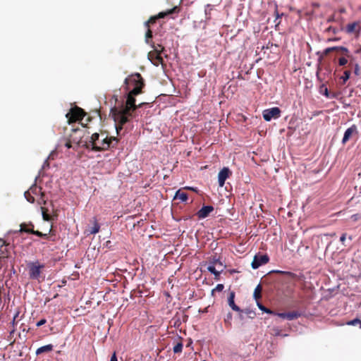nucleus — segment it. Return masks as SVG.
I'll return each instance as SVG.
<instances>
[{
    "instance_id": "nucleus-47",
    "label": "nucleus",
    "mask_w": 361,
    "mask_h": 361,
    "mask_svg": "<svg viewBox=\"0 0 361 361\" xmlns=\"http://www.w3.org/2000/svg\"><path fill=\"white\" fill-rule=\"evenodd\" d=\"M317 54L319 56V61H322L324 59V58L325 57L324 56H323L322 53L317 52Z\"/></svg>"
},
{
    "instance_id": "nucleus-24",
    "label": "nucleus",
    "mask_w": 361,
    "mask_h": 361,
    "mask_svg": "<svg viewBox=\"0 0 361 361\" xmlns=\"http://www.w3.org/2000/svg\"><path fill=\"white\" fill-rule=\"evenodd\" d=\"M152 61L154 63V65L158 66L159 64L163 63L164 60L161 56V54H155V56L154 59H152Z\"/></svg>"
},
{
    "instance_id": "nucleus-36",
    "label": "nucleus",
    "mask_w": 361,
    "mask_h": 361,
    "mask_svg": "<svg viewBox=\"0 0 361 361\" xmlns=\"http://www.w3.org/2000/svg\"><path fill=\"white\" fill-rule=\"evenodd\" d=\"M152 47L155 54H161V52L164 50V47L161 44H157V46L153 44Z\"/></svg>"
},
{
    "instance_id": "nucleus-21",
    "label": "nucleus",
    "mask_w": 361,
    "mask_h": 361,
    "mask_svg": "<svg viewBox=\"0 0 361 361\" xmlns=\"http://www.w3.org/2000/svg\"><path fill=\"white\" fill-rule=\"evenodd\" d=\"M262 288L260 284H258L257 287L255 288L253 297L257 300V302L258 301L259 299L262 298Z\"/></svg>"
},
{
    "instance_id": "nucleus-56",
    "label": "nucleus",
    "mask_w": 361,
    "mask_h": 361,
    "mask_svg": "<svg viewBox=\"0 0 361 361\" xmlns=\"http://www.w3.org/2000/svg\"><path fill=\"white\" fill-rule=\"evenodd\" d=\"M360 324V327L361 328V321H360V324Z\"/></svg>"
},
{
    "instance_id": "nucleus-51",
    "label": "nucleus",
    "mask_w": 361,
    "mask_h": 361,
    "mask_svg": "<svg viewBox=\"0 0 361 361\" xmlns=\"http://www.w3.org/2000/svg\"><path fill=\"white\" fill-rule=\"evenodd\" d=\"M331 30V31H333V29H331V27H329L328 28V30Z\"/></svg>"
},
{
    "instance_id": "nucleus-8",
    "label": "nucleus",
    "mask_w": 361,
    "mask_h": 361,
    "mask_svg": "<svg viewBox=\"0 0 361 361\" xmlns=\"http://www.w3.org/2000/svg\"><path fill=\"white\" fill-rule=\"evenodd\" d=\"M44 268V264H40L38 262H32L29 264V275L32 279H38L41 274V269Z\"/></svg>"
},
{
    "instance_id": "nucleus-6",
    "label": "nucleus",
    "mask_w": 361,
    "mask_h": 361,
    "mask_svg": "<svg viewBox=\"0 0 361 361\" xmlns=\"http://www.w3.org/2000/svg\"><path fill=\"white\" fill-rule=\"evenodd\" d=\"M86 115L85 111L77 106L71 108L66 114V117L69 124L81 121Z\"/></svg>"
},
{
    "instance_id": "nucleus-46",
    "label": "nucleus",
    "mask_w": 361,
    "mask_h": 361,
    "mask_svg": "<svg viewBox=\"0 0 361 361\" xmlns=\"http://www.w3.org/2000/svg\"><path fill=\"white\" fill-rule=\"evenodd\" d=\"M110 361H118V359H117V356H116V352H114L112 355V356L111 357V360Z\"/></svg>"
},
{
    "instance_id": "nucleus-38",
    "label": "nucleus",
    "mask_w": 361,
    "mask_h": 361,
    "mask_svg": "<svg viewBox=\"0 0 361 361\" xmlns=\"http://www.w3.org/2000/svg\"><path fill=\"white\" fill-rule=\"evenodd\" d=\"M224 288V285H223V284H218V285L216 286L215 289H214V290H213V291L216 290V291H218V292H221V291H222V290H223Z\"/></svg>"
},
{
    "instance_id": "nucleus-44",
    "label": "nucleus",
    "mask_w": 361,
    "mask_h": 361,
    "mask_svg": "<svg viewBox=\"0 0 361 361\" xmlns=\"http://www.w3.org/2000/svg\"><path fill=\"white\" fill-rule=\"evenodd\" d=\"M276 314L281 318L287 319V312L277 313Z\"/></svg>"
},
{
    "instance_id": "nucleus-49",
    "label": "nucleus",
    "mask_w": 361,
    "mask_h": 361,
    "mask_svg": "<svg viewBox=\"0 0 361 361\" xmlns=\"http://www.w3.org/2000/svg\"><path fill=\"white\" fill-rule=\"evenodd\" d=\"M334 20H335V19H334V16H331V17H329V18H328L327 22H329H329H332V21H334Z\"/></svg>"
},
{
    "instance_id": "nucleus-2",
    "label": "nucleus",
    "mask_w": 361,
    "mask_h": 361,
    "mask_svg": "<svg viewBox=\"0 0 361 361\" xmlns=\"http://www.w3.org/2000/svg\"><path fill=\"white\" fill-rule=\"evenodd\" d=\"M118 141V139L115 137H109L104 133L99 134L95 133L90 137L87 149H91L92 151L95 152H101L108 149L113 142L117 144Z\"/></svg>"
},
{
    "instance_id": "nucleus-22",
    "label": "nucleus",
    "mask_w": 361,
    "mask_h": 361,
    "mask_svg": "<svg viewBox=\"0 0 361 361\" xmlns=\"http://www.w3.org/2000/svg\"><path fill=\"white\" fill-rule=\"evenodd\" d=\"M174 198L179 199L182 202H185L188 200V194L186 192H181L180 190H178L176 192Z\"/></svg>"
},
{
    "instance_id": "nucleus-11",
    "label": "nucleus",
    "mask_w": 361,
    "mask_h": 361,
    "mask_svg": "<svg viewBox=\"0 0 361 361\" xmlns=\"http://www.w3.org/2000/svg\"><path fill=\"white\" fill-rule=\"evenodd\" d=\"M232 175L231 171L228 167H224L218 174V182L219 187H223L225 181Z\"/></svg>"
},
{
    "instance_id": "nucleus-16",
    "label": "nucleus",
    "mask_w": 361,
    "mask_h": 361,
    "mask_svg": "<svg viewBox=\"0 0 361 361\" xmlns=\"http://www.w3.org/2000/svg\"><path fill=\"white\" fill-rule=\"evenodd\" d=\"M30 192H32L35 195H37L38 193H40L41 198L39 202V204H46V200H44V193L43 192H42L41 188H38L37 185H33L32 187L30 188Z\"/></svg>"
},
{
    "instance_id": "nucleus-42",
    "label": "nucleus",
    "mask_w": 361,
    "mask_h": 361,
    "mask_svg": "<svg viewBox=\"0 0 361 361\" xmlns=\"http://www.w3.org/2000/svg\"><path fill=\"white\" fill-rule=\"evenodd\" d=\"M275 14H276V18L275 21H276V20H277L278 18H281V16L283 15V13H281V14H280V13H279L278 10H277V6H276V9H275Z\"/></svg>"
},
{
    "instance_id": "nucleus-26",
    "label": "nucleus",
    "mask_w": 361,
    "mask_h": 361,
    "mask_svg": "<svg viewBox=\"0 0 361 361\" xmlns=\"http://www.w3.org/2000/svg\"><path fill=\"white\" fill-rule=\"evenodd\" d=\"M351 75V71L350 70H345L343 72V75L341 76L340 79L342 80V84H345V82L348 81V80L350 78Z\"/></svg>"
},
{
    "instance_id": "nucleus-37",
    "label": "nucleus",
    "mask_w": 361,
    "mask_h": 361,
    "mask_svg": "<svg viewBox=\"0 0 361 361\" xmlns=\"http://www.w3.org/2000/svg\"><path fill=\"white\" fill-rule=\"evenodd\" d=\"M147 30L145 34V41L147 44H149V39L152 37V31L149 29V27H147Z\"/></svg>"
},
{
    "instance_id": "nucleus-10",
    "label": "nucleus",
    "mask_w": 361,
    "mask_h": 361,
    "mask_svg": "<svg viewBox=\"0 0 361 361\" xmlns=\"http://www.w3.org/2000/svg\"><path fill=\"white\" fill-rule=\"evenodd\" d=\"M269 258L267 255H256L252 262L251 266L252 269H256L260 266L268 263Z\"/></svg>"
},
{
    "instance_id": "nucleus-33",
    "label": "nucleus",
    "mask_w": 361,
    "mask_h": 361,
    "mask_svg": "<svg viewBox=\"0 0 361 361\" xmlns=\"http://www.w3.org/2000/svg\"><path fill=\"white\" fill-rule=\"evenodd\" d=\"M257 307L263 312L268 313V314H274L273 311H271L270 309L264 307L261 302L259 301L257 302Z\"/></svg>"
},
{
    "instance_id": "nucleus-14",
    "label": "nucleus",
    "mask_w": 361,
    "mask_h": 361,
    "mask_svg": "<svg viewBox=\"0 0 361 361\" xmlns=\"http://www.w3.org/2000/svg\"><path fill=\"white\" fill-rule=\"evenodd\" d=\"M0 242H2V245L0 247V259H5V258H9L11 256V252L6 247L3 249V247H7L9 245V243H7L6 240H3L2 238H0Z\"/></svg>"
},
{
    "instance_id": "nucleus-31",
    "label": "nucleus",
    "mask_w": 361,
    "mask_h": 361,
    "mask_svg": "<svg viewBox=\"0 0 361 361\" xmlns=\"http://www.w3.org/2000/svg\"><path fill=\"white\" fill-rule=\"evenodd\" d=\"M41 210H42V214L43 219L44 221H50L51 220V217L49 215V214L47 213L48 212V209L47 208H45V207H41Z\"/></svg>"
},
{
    "instance_id": "nucleus-41",
    "label": "nucleus",
    "mask_w": 361,
    "mask_h": 361,
    "mask_svg": "<svg viewBox=\"0 0 361 361\" xmlns=\"http://www.w3.org/2000/svg\"><path fill=\"white\" fill-rule=\"evenodd\" d=\"M347 234L345 233H343L340 238L341 243L344 245Z\"/></svg>"
},
{
    "instance_id": "nucleus-40",
    "label": "nucleus",
    "mask_w": 361,
    "mask_h": 361,
    "mask_svg": "<svg viewBox=\"0 0 361 361\" xmlns=\"http://www.w3.org/2000/svg\"><path fill=\"white\" fill-rule=\"evenodd\" d=\"M47 323V320L45 319H40L37 323V326H41L44 324H45Z\"/></svg>"
},
{
    "instance_id": "nucleus-27",
    "label": "nucleus",
    "mask_w": 361,
    "mask_h": 361,
    "mask_svg": "<svg viewBox=\"0 0 361 361\" xmlns=\"http://www.w3.org/2000/svg\"><path fill=\"white\" fill-rule=\"evenodd\" d=\"M207 269L209 272L214 275V279H218L220 276V271H217L214 267V264L209 265L207 267Z\"/></svg>"
},
{
    "instance_id": "nucleus-43",
    "label": "nucleus",
    "mask_w": 361,
    "mask_h": 361,
    "mask_svg": "<svg viewBox=\"0 0 361 361\" xmlns=\"http://www.w3.org/2000/svg\"><path fill=\"white\" fill-rule=\"evenodd\" d=\"M73 143V141H71V139L68 137V140L66 141V144H65V146L67 147V148H71V144Z\"/></svg>"
},
{
    "instance_id": "nucleus-32",
    "label": "nucleus",
    "mask_w": 361,
    "mask_h": 361,
    "mask_svg": "<svg viewBox=\"0 0 361 361\" xmlns=\"http://www.w3.org/2000/svg\"><path fill=\"white\" fill-rule=\"evenodd\" d=\"M275 272L287 276L291 279H295L297 277V275L295 274L290 272V271H276Z\"/></svg>"
},
{
    "instance_id": "nucleus-5",
    "label": "nucleus",
    "mask_w": 361,
    "mask_h": 361,
    "mask_svg": "<svg viewBox=\"0 0 361 361\" xmlns=\"http://www.w3.org/2000/svg\"><path fill=\"white\" fill-rule=\"evenodd\" d=\"M85 133V131L83 129L78 128H73L72 133L69 135L68 137L71 139V141H73V143L87 149L89 140H83Z\"/></svg>"
},
{
    "instance_id": "nucleus-19",
    "label": "nucleus",
    "mask_w": 361,
    "mask_h": 361,
    "mask_svg": "<svg viewBox=\"0 0 361 361\" xmlns=\"http://www.w3.org/2000/svg\"><path fill=\"white\" fill-rule=\"evenodd\" d=\"M24 226L25 227H23L25 229H34V224L30 221L28 223H22L20 224V229L19 230H17V231H13V233H16V234H18V233H26L25 231H22L21 229H22V226Z\"/></svg>"
},
{
    "instance_id": "nucleus-17",
    "label": "nucleus",
    "mask_w": 361,
    "mask_h": 361,
    "mask_svg": "<svg viewBox=\"0 0 361 361\" xmlns=\"http://www.w3.org/2000/svg\"><path fill=\"white\" fill-rule=\"evenodd\" d=\"M23 227H25L24 226H22V229L21 231H25L27 233H31V234H34L37 236H39V237H41V238H46L47 239L49 238V234L47 233H43L39 231H35L34 229H25Z\"/></svg>"
},
{
    "instance_id": "nucleus-53",
    "label": "nucleus",
    "mask_w": 361,
    "mask_h": 361,
    "mask_svg": "<svg viewBox=\"0 0 361 361\" xmlns=\"http://www.w3.org/2000/svg\"><path fill=\"white\" fill-rule=\"evenodd\" d=\"M16 317L17 315H16V317H13V323H14Z\"/></svg>"
},
{
    "instance_id": "nucleus-28",
    "label": "nucleus",
    "mask_w": 361,
    "mask_h": 361,
    "mask_svg": "<svg viewBox=\"0 0 361 361\" xmlns=\"http://www.w3.org/2000/svg\"><path fill=\"white\" fill-rule=\"evenodd\" d=\"M338 49H339V47H328V48L325 49L322 53L323 56H326L329 54H330L331 52H333V51H336V53H337V51H338Z\"/></svg>"
},
{
    "instance_id": "nucleus-39",
    "label": "nucleus",
    "mask_w": 361,
    "mask_h": 361,
    "mask_svg": "<svg viewBox=\"0 0 361 361\" xmlns=\"http://www.w3.org/2000/svg\"><path fill=\"white\" fill-rule=\"evenodd\" d=\"M360 218V214H353V215L350 216V219H351L353 221H357Z\"/></svg>"
},
{
    "instance_id": "nucleus-12",
    "label": "nucleus",
    "mask_w": 361,
    "mask_h": 361,
    "mask_svg": "<svg viewBox=\"0 0 361 361\" xmlns=\"http://www.w3.org/2000/svg\"><path fill=\"white\" fill-rule=\"evenodd\" d=\"M357 126L355 125H353L350 128H348L344 133L343 137L342 139V144L345 145L350 138L353 136L354 134H357Z\"/></svg>"
},
{
    "instance_id": "nucleus-34",
    "label": "nucleus",
    "mask_w": 361,
    "mask_h": 361,
    "mask_svg": "<svg viewBox=\"0 0 361 361\" xmlns=\"http://www.w3.org/2000/svg\"><path fill=\"white\" fill-rule=\"evenodd\" d=\"M173 350L175 353H181L183 350V343L181 342L177 343Z\"/></svg>"
},
{
    "instance_id": "nucleus-25",
    "label": "nucleus",
    "mask_w": 361,
    "mask_h": 361,
    "mask_svg": "<svg viewBox=\"0 0 361 361\" xmlns=\"http://www.w3.org/2000/svg\"><path fill=\"white\" fill-rule=\"evenodd\" d=\"M300 313L297 311L287 312V319L293 320L300 317Z\"/></svg>"
},
{
    "instance_id": "nucleus-7",
    "label": "nucleus",
    "mask_w": 361,
    "mask_h": 361,
    "mask_svg": "<svg viewBox=\"0 0 361 361\" xmlns=\"http://www.w3.org/2000/svg\"><path fill=\"white\" fill-rule=\"evenodd\" d=\"M180 11V8L178 6H174L173 8L169 9L164 12L159 13L157 16H151L149 19L145 23V26L146 27H149L151 25H153L156 23V21L159 18H163L169 15L176 13Z\"/></svg>"
},
{
    "instance_id": "nucleus-4",
    "label": "nucleus",
    "mask_w": 361,
    "mask_h": 361,
    "mask_svg": "<svg viewBox=\"0 0 361 361\" xmlns=\"http://www.w3.org/2000/svg\"><path fill=\"white\" fill-rule=\"evenodd\" d=\"M338 56V63L339 66H345L348 64L353 65V56L348 48L345 47H339L338 51L336 53Z\"/></svg>"
},
{
    "instance_id": "nucleus-54",
    "label": "nucleus",
    "mask_w": 361,
    "mask_h": 361,
    "mask_svg": "<svg viewBox=\"0 0 361 361\" xmlns=\"http://www.w3.org/2000/svg\"><path fill=\"white\" fill-rule=\"evenodd\" d=\"M348 238L352 240H353V237L352 236H349Z\"/></svg>"
},
{
    "instance_id": "nucleus-45",
    "label": "nucleus",
    "mask_w": 361,
    "mask_h": 361,
    "mask_svg": "<svg viewBox=\"0 0 361 361\" xmlns=\"http://www.w3.org/2000/svg\"><path fill=\"white\" fill-rule=\"evenodd\" d=\"M360 319H355L351 321L349 324H352V325H355L356 324H360Z\"/></svg>"
},
{
    "instance_id": "nucleus-50",
    "label": "nucleus",
    "mask_w": 361,
    "mask_h": 361,
    "mask_svg": "<svg viewBox=\"0 0 361 361\" xmlns=\"http://www.w3.org/2000/svg\"><path fill=\"white\" fill-rule=\"evenodd\" d=\"M231 317H232L231 314L228 313V315H227V319H231Z\"/></svg>"
},
{
    "instance_id": "nucleus-13",
    "label": "nucleus",
    "mask_w": 361,
    "mask_h": 361,
    "mask_svg": "<svg viewBox=\"0 0 361 361\" xmlns=\"http://www.w3.org/2000/svg\"><path fill=\"white\" fill-rule=\"evenodd\" d=\"M214 211L212 206H203L196 214L198 219H202L209 216L210 213Z\"/></svg>"
},
{
    "instance_id": "nucleus-1",
    "label": "nucleus",
    "mask_w": 361,
    "mask_h": 361,
    "mask_svg": "<svg viewBox=\"0 0 361 361\" xmlns=\"http://www.w3.org/2000/svg\"><path fill=\"white\" fill-rule=\"evenodd\" d=\"M138 94H140L138 90H130L125 105L122 104L120 107L114 106L111 109L110 116L115 121L117 133L123 129V125L129 121V118L133 117V113L142 106V104H135V96Z\"/></svg>"
},
{
    "instance_id": "nucleus-18",
    "label": "nucleus",
    "mask_w": 361,
    "mask_h": 361,
    "mask_svg": "<svg viewBox=\"0 0 361 361\" xmlns=\"http://www.w3.org/2000/svg\"><path fill=\"white\" fill-rule=\"evenodd\" d=\"M54 345L52 344H48L44 346H42L37 349L36 355H40L44 353H49L53 350Z\"/></svg>"
},
{
    "instance_id": "nucleus-20",
    "label": "nucleus",
    "mask_w": 361,
    "mask_h": 361,
    "mask_svg": "<svg viewBox=\"0 0 361 361\" xmlns=\"http://www.w3.org/2000/svg\"><path fill=\"white\" fill-rule=\"evenodd\" d=\"M358 27V23L356 22H353L352 23H349L345 27V31L348 33H353L355 32L357 28Z\"/></svg>"
},
{
    "instance_id": "nucleus-48",
    "label": "nucleus",
    "mask_w": 361,
    "mask_h": 361,
    "mask_svg": "<svg viewBox=\"0 0 361 361\" xmlns=\"http://www.w3.org/2000/svg\"><path fill=\"white\" fill-rule=\"evenodd\" d=\"M320 67H318V69H317V73H316V75H317V79L319 80V81H322L321 80V77L319 75V70H320Z\"/></svg>"
},
{
    "instance_id": "nucleus-15",
    "label": "nucleus",
    "mask_w": 361,
    "mask_h": 361,
    "mask_svg": "<svg viewBox=\"0 0 361 361\" xmlns=\"http://www.w3.org/2000/svg\"><path fill=\"white\" fill-rule=\"evenodd\" d=\"M234 299H235V293L233 291H231L229 293V296L228 298V305L231 307V308L233 310H234L235 312H241L242 310L238 305H235V303L234 302Z\"/></svg>"
},
{
    "instance_id": "nucleus-52",
    "label": "nucleus",
    "mask_w": 361,
    "mask_h": 361,
    "mask_svg": "<svg viewBox=\"0 0 361 361\" xmlns=\"http://www.w3.org/2000/svg\"><path fill=\"white\" fill-rule=\"evenodd\" d=\"M331 30V31H333V29H331V27H329L328 28V30Z\"/></svg>"
},
{
    "instance_id": "nucleus-23",
    "label": "nucleus",
    "mask_w": 361,
    "mask_h": 361,
    "mask_svg": "<svg viewBox=\"0 0 361 361\" xmlns=\"http://www.w3.org/2000/svg\"><path fill=\"white\" fill-rule=\"evenodd\" d=\"M94 226L88 230L89 234H96L99 231L100 226L97 223V219L94 218Z\"/></svg>"
},
{
    "instance_id": "nucleus-29",
    "label": "nucleus",
    "mask_w": 361,
    "mask_h": 361,
    "mask_svg": "<svg viewBox=\"0 0 361 361\" xmlns=\"http://www.w3.org/2000/svg\"><path fill=\"white\" fill-rule=\"evenodd\" d=\"M349 67L353 68V73L355 75L359 76L360 75V66L357 63H353V65H350Z\"/></svg>"
},
{
    "instance_id": "nucleus-9",
    "label": "nucleus",
    "mask_w": 361,
    "mask_h": 361,
    "mask_svg": "<svg viewBox=\"0 0 361 361\" xmlns=\"http://www.w3.org/2000/svg\"><path fill=\"white\" fill-rule=\"evenodd\" d=\"M281 116V110L279 107H273L263 111V118L266 121H270L272 118H278Z\"/></svg>"
},
{
    "instance_id": "nucleus-35",
    "label": "nucleus",
    "mask_w": 361,
    "mask_h": 361,
    "mask_svg": "<svg viewBox=\"0 0 361 361\" xmlns=\"http://www.w3.org/2000/svg\"><path fill=\"white\" fill-rule=\"evenodd\" d=\"M24 195H25V197L26 198V200L29 202L33 203L35 202V197L31 195V192L30 190L25 192Z\"/></svg>"
},
{
    "instance_id": "nucleus-30",
    "label": "nucleus",
    "mask_w": 361,
    "mask_h": 361,
    "mask_svg": "<svg viewBox=\"0 0 361 361\" xmlns=\"http://www.w3.org/2000/svg\"><path fill=\"white\" fill-rule=\"evenodd\" d=\"M319 92L325 95L326 97H329V93L327 87L324 84H322L319 87Z\"/></svg>"
},
{
    "instance_id": "nucleus-3",
    "label": "nucleus",
    "mask_w": 361,
    "mask_h": 361,
    "mask_svg": "<svg viewBox=\"0 0 361 361\" xmlns=\"http://www.w3.org/2000/svg\"><path fill=\"white\" fill-rule=\"evenodd\" d=\"M124 83L126 85V90H129L130 87L132 90H137L139 94L142 93V89L145 86L144 79L140 73H135L125 79Z\"/></svg>"
},
{
    "instance_id": "nucleus-55",
    "label": "nucleus",
    "mask_w": 361,
    "mask_h": 361,
    "mask_svg": "<svg viewBox=\"0 0 361 361\" xmlns=\"http://www.w3.org/2000/svg\"><path fill=\"white\" fill-rule=\"evenodd\" d=\"M344 11H344V9H341V13H343V12H344Z\"/></svg>"
}]
</instances>
